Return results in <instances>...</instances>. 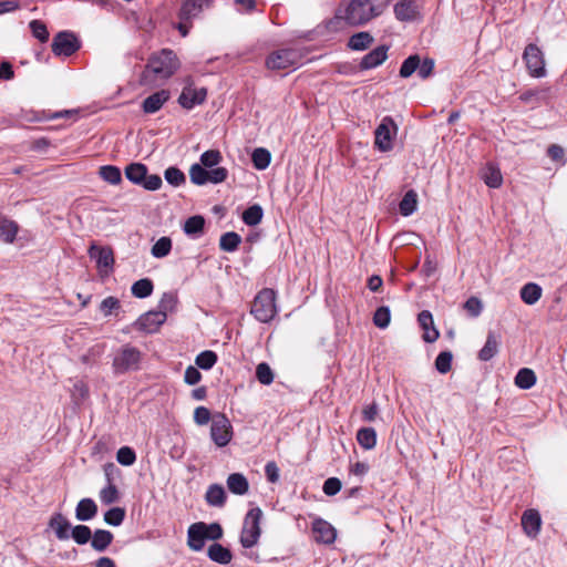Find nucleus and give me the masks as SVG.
Segmentation results:
<instances>
[{"instance_id": "43", "label": "nucleus", "mask_w": 567, "mask_h": 567, "mask_svg": "<svg viewBox=\"0 0 567 567\" xmlns=\"http://www.w3.org/2000/svg\"><path fill=\"white\" fill-rule=\"evenodd\" d=\"M101 177L112 184L117 185L122 181V174L118 167L113 165H105L100 168Z\"/></svg>"}, {"instance_id": "54", "label": "nucleus", "mask_w": 567, "mask_h": 567, "mask_svg": "<svg viewBox=\"0 0 567 567\" xmlns=\"http://www.w3.org/2000/svg\"><path fill=\"white\" fill-rule=\"evenodd\" d=\"M100 499L103 504L110 505L115 503L118 499V491L113 483L107 484L100 492Z\"/></svg>"}, {"instance_id": "13", "label": "nucleus", "mask_w": 567, "mask_h": 567, "mask_svg": "<svg viewBox=\"0 0 567 567\" xmlns=\"http://www.w3.org/2000/svg\"><path fill=\"white\" fill-rule=\"evenodd\" d=\"M213 0H185L179 9L178 18L182 21H193L205 9L210 8Z\"/></svg>"}, {"instance_id": "38", "label": "nucleus", "mask_w": 567, "mask_h": 567, "mask_svg": "<svg viewBox=\"0 0 567 567\" xmlns=\"http://www.w3.org/2000/svg\"><path fill=\"white\" fill-rule=\"evenodd\" d=\"M483 179L485 184L492 188H498L503 183L501 171L492 164L487 165L485 168Z\"/></svg>"}, {"instance_id": "25", "label": "nucleus", "mask_w": 567, "mask_h": 567, "mask_svg": "<svg viewBox=\"0 0 567 567\" xmlns=\"http://www.w3.org/2000/svg\"><path fill=\"white\" fill-rule=\"evenodd\" d=\"M97 506L92 498H82L75 508V517L79 520L86 522L95 517Z\"/></svg>"}, {"instance_id": "46", "label": "nucleus", "mask_w": 567, "mask_h": 567, "mask_svg": "<svg viewBox=\"0 0 567 567\" xmlns=\"http://www.w3.org/2000/svg\"><path fill=\"white\" fill-rule=\"evenodd\" d=\"M195 362L200 369L209 370L217 362V354L210 350L203 351L196 357Z\"/></svg>"}, {"instance_id": "21", "label": "nucleus", "mask_w": 567, "mask_h": 567, "mask_svg": "<svg viewBox=\"0 0 567 567\" xmlns=\"http://www.w3.org/2000/svg\"><path fill=\"white\" fill-rule=\"evenodd\" d=\"M316 540L323 544H332L336 540V529L323 519H317L312 524Z\"/></svg>"}, {"instance_id": "26", "label": "nucleus", "mask_w": 567, "mask_h": 567, "mask_svg": "<svg viewBox=\"0 0 567 567\" xmlns=\"http://www.w3.org/2000/svg\"><path fill=\"white\" fill-rule=\"evenodd\" d=\"M19 226L12 219L0 214V238L7 243L12 244L16 240Z\"/></svg>"}, {"instance_id": "42", "label": "nucleus", "mask_w": 567, "mask_h": 567, "mask_svg": "<svg viewBox=\"0 0 567 567\" xmlns=\"http://www.w3.org/2000/svg\"><path fill=\"white\" fill-rule=\"evenodd\" d=\"M205 219L202 216H192L185 221L184 231L189 236H196L203 231Z\"/></svg>"}, {"instance_id": "41", "label": "nucleus", "mask_w": 567, "mask_h": 567, "mask_svg": "<svg viewBox=\"0 0 567 567\" xmlns=\"http://www.w3.org/2000/svg\"><path fill=\"white\" fill-rule=\"evenodd\" d=\"M264 216L262 208L259 205H252L243 213V220L248 226L258 225Z\"/></svg>"}, {"instance_id": "61", "label": "nucleus", "mask_w": 567, "mask_h": 567, "mask_svg": "<svg viewBox=\"0 0 567 567\" xmlns=\"http://www.w3.org/2000/svg\"><path fill=\"white\" fill-rule=\"evenodd\" d=\"M210 420V411L205 406H197L194 411V421L198 425H205Z\"/></svg>"}, {"instance_id": "31", "label": "nucleus", "mask_w": 567, "mask_h": 567, "mask_svg": "<svg viewBox=\"0 0 567 567\" xmlns=\"http://www.w3.org/2000/svg\"><path fill=\"white\" fill-rule=\"evenodd\" d=\"M146 174L147 167L142 163H132L125 168L126 178L134 184L142 185Z\"/></svg>"}, {"instance_id": "19", "label": "nucleus", "mask_w": 567, "mask_h": 567, "mask_svg": "<svg viewBox=\"0 0 567 567\" xmlns=\"http://www.w3.org/2000/svg\"><path fill=\"white\" fill-rule=\"evenodd\" d=\"M417 321L421 328L424 330L423 340L432 343L437 340L440 333L434 327L433 316L429 310H423L417 316Z\"/></svg>"}, {"instance_id": "1", "label": "nucleus", "mask_w": 567, "mask_h": 567, "mask_svg": "<svg viewBox=\"0 0 567 567\" xmlns=\"http://www.w3.org/2000/svg\"><path fill=\"white\" fill-rule=\"evenodd\" d=\"M389 4L390 0H380L377 3H372L371 0H351L344 8L336 11L334 18L328 22V28L338 30L342 23L350 27L364 25L381 16Z\"/></svg>"}, {"instance_id": "57", "label": "nucleus", "mask_w": 567, "mask_h": 567, "mask_svg": "<svg viewBox=\"0 0 567 567\" xmlns=\"http://www.w3.org/2000/svg\"><path fill=\"white\" fill-rule=\"evenodd\" d=\"M435 62L431 58H425L419 62L417 74L421 79H427L432 75Z\"/></svg>"}, {"instance_id": "33", "label": "nucleus", "mask_w": 567, "mask_h": 567, "mask_svg": "<svg viewBox=\"0 0 567 567\" xmlns=\"http://www.w3.org/2000/svg\"><path fill=\"white\" fill-rule=\"evenodd\" d=\"M113 540V534L105 529H96L92 536L91 546L96 551H104Z\"/></svg>"}, {"instance_id": "59", "label": "nucleus", "mask_w": 567, "mask_h": 567, "mask_svg": "<svg viewBox=\"0 0 567 567\" xmlns=\"http://www.w3.org/2000/svg\"><path fill=\"white\" fill-rule=\"evenodd\" d=\"M464 309L472 316L478 317L483 310L482 301L476 297H471L464 303Z\"/></svg>"}, {"instance_id": "2", "label": "nucleus", "mask_w": 567, "mask_h": 567, "mask_svg": "<svg viewBox=\"0 0 567 567\" xmlns=\"http://www.w3.org/2000/svg\"><path fill=\"white\" fill-rule=\"evenodd\" d=\"M223 156L218 150H209L200 155V163L193 164L189 168L190 182L195 185L207 183L219 184L228 177L225 167H218Z\"/></svg>"}, {"instance_id": "37", "label": "nucleus", "mask_w": 567, "mask_h": 567, "mask_svg": "<svg viewBox=\"0 0 567 567\" xmlns=\"http://www.w3.org/2000/svg\"><path fill=\"white\" fill-rule=\"evenodd\" d=\"M154 289L153 282L148 278H143L135 281L132 285L131 291L132 295L136 298H146L152 295Z\"/></svg>"}, {"instance_id": "23", "label": "nucleus", "mask_w": 567, "mask_h": 567, "mask_svg": "<svg viewBox=\"0 0 567 567\" xmlns=\"http://www.w3.org/2000/svg\"><path fill=\"white\" fill-rule=\"evenodd\" d=\"M169 99V92L166 90H161L147 96L143 101V111L145 113L152 114L161 110L164 103Z\"/></svg>"}, {"instance_id": "39", "label": "nucleus", "mask_w": 567, "mask_h": 567, "mask_svg": "<svg viewBox=\"0 0 567 567\" xmlns=\"http://www.w3.org/2000/svg\"><path fill=\"white\" fill-rule=\"evenodd\" d=\"M241 243V237L235 231H228L221 235L219 240V247L224 251H235L239 244Z\"/></svg>"}, {"instance_id": "29", "label": "nucleus", "mask_w": 567, "mask_h": 567, "mask_svg": "<svg viewBox=\"0 0 567 567\" xmlns=\"http://www.w3.org/2000/svg\"><path fill=\"white\" fill-rule=\"evenodd\" d=\"M228 489L236 495H245L248 492L249 483L240 473H233L227 477Z\"/></svg>"}, {"instance_id": "24", "label": "nucleus", "mask_w": 567, "mask_h": 567, "mask_svg": "<svg viewBox=\"0 0 567 567\" xmlns=\"http://www.w3.org/2000/svg\"><path fill=\"white\" fill-rule=\"evenodd\" d=\"M49 526L54 530L58 539H69L71 524L62 514H54L49 520Z\"/></svg>"}, {"instance_id": "45", "label": "nucleus", "mask_w": 567, "mask_h": 567, "mask_svg": "<svg viewBox=\"0 0 567 567\" xmlns=\"http://www.w3.org/2000/svg\"><path fill=\"white\" fill-rule=\"evenodd\" d=\"M419 62L420 56L417 54L406 58L400 68V76L404 79L411 76L415 71H417Z\"/></svg>"}, {"instance_id": "58", "label": "nucleus", "mask_w": 567, "mask_h": 567, "mask_svg": "<svg viewBox=\"0 0 567 567\" xmlns=\"http://www.w3.org/2000/svg\"><path fill=\"white\" fill-rule=\"evenodd\" d=\"M203 526L208 540H218L223 537V528L218 523L206 524L203 522Z\"/></svg>"}, {"instance_id": "27", "label": "nucleus", "mask_w": 567, "mask_h": 567, "mask_svg": "<svg viewBox=\"0 0 567 567\" xmlns=\"http://www.w3.org/2000/svg\"><path fill=\"white\" fill-rule=\"evenodd\" d=\"M207 555L210 560L227 565L231 561V551L218 543H214L208 547Z\"/></svg>"}, {"instance_id": "6", "label": "nucleus", "mask_w": 567, "mask_h": 567, "mask_svg": "<svg viewBox=\"0 0 567 567\" xmlns=\"http://www.w3.org/2000/svg\"><path fill=\"white\" fill-rule=\"evenodd\" d=\"M261 518L262 511L259 507H254L247 512L240 533V544L244 548H251L257 545L261 535Z\"/></svg>"}, {"instance_id": "5", "label": "nucleus", "mask_w": 567, "mask_h": 567, "mask_svg": "<svg viewBox=\"0 0 567 567\" xmlns=\"http://www.w3.org/2000/svg\"><path fill=\"white\" fill-rule=\"evenodd\" d=\"M276 292L274 289L265 288L255 297L250 313L260 322L267 323L277 315Z\"/></svg>"}, {"instance_id": "47", "label": "nucleus", "mask_w": 567, "mask_h": 567, "mask_svg": "<svg viewBox=\"0 0 567 567\" xmlns=\"http://www.w3.org/2000/svg\"><path fill=\"white\" fill-rule=\"evenodd\" d=\"M257 380L265 385H269L274 381V372L268 363L261 362L256 368Z\"/></svg>"}, {"instance_id": "36", "label": "nucleus", "mask_w": 567, "mask_h": 567, "mask_svg": "<svg viewBox=\"0 0 567 567\" xmlns=\"http://www.w3.org/2000/svg\"><path fill=\"white\" fill-rule=\"evenodd\" d=\"M417 194L414 190H408L400 202L399 208L402 216H410L416 210Z\"/></svg>"}, {"instance_id": "56", "label": "nucleus", "mask_w": 567, "mask_h": 567, "mask_svg": "<svg viewBox=\"0 0 567 567\" xmlns=\"http://www.w3.org/2000/svg\"><path fill=\"white\" fill-rule=\"evenodd\" d=\"M342 487L341 481L337 477H329L324 481L322 491L328 496H333L340 492Z\"/></svg>"}, {"instance_id": "49", "label": "nucleus", "mask_w": 567, "mask_h": 567, "mask_svg": "<svg viewBox=\"0 0 567 567\" xmlns=\"http://www.w3.org/2000/svg\"><path fill=\"white\" fill-rule=\"evenodd\" d=\"M452 360L453 355L450 351L441 352L435 359L436 370L442 374L447 373L451 370Z\"/></svg>"}, {"instance_id": "48", "label": "nucleus", "mask_w": 567, "mask_h": 567, "mask_svg": "<svg viewBox=\"0 0 567 567\" xmlns=\"http://www.w3.org/2000/svg\"><path fill=\"white\" fill-rule=\"evenodd\" d=\"M391 313L390 309L385 306L380 307L375 310L373 316V323L380 328L385 329L390 324Z\"/></svg>"}, {"instance_id": "17", "label": "nucleus", "mask_w": 567, "mask_h": 567, "mask_svg": "<svg viewBox=\"0 0 567 567\" xmlns=\"http://www.w3.org/2000/svg\"><path fill=\"white\" fill-rule=\"evenodd\" d=\"M87 252L90 258L96 261L97 268H111L114 264L113 250L110 247L92 244Z\"/></svg>"}, {"instance_id": "20", "label": "nucleus", "mask_w": 567, "mask_h": 567, "mask_svg": "<svg viewBox=\"0 0 567 567\" xmlns=\"http://www.w3.org/2000/svg\"><path fill=\"white\" fill-rule=\"evenodd\" d=\"M388 50L389 48L386 45H380L373 49L362 58L360 62V68L362 70H370L379 66L386 60Z\"/></svg>"}, {"instance_id": "50", "label": "nucleus", "mask_w": 567, "mask_h": 567, "mask_svg": "<svg viewBox=\"0 0 567 567\" xmlns=\"http://www.w3.org/2000/svg\"><path fill=\"white\" fill-rule=\"evenodd\" d=\"M125 517V511L121 507H113L104 514V520L112 526H120Z\"/></svg>"}, {"instance_id": "10", "label": "nucleus", "mask_w": 567, "mask_h": 567, "mask_svg": "<svg viewBox=\"0 0 567 567\" xmlns=\"http://www.w3.org/2000/svg\"><path fill=\"white\" fill-rule=\"evenodd\" d=\"M81 47L79 39L70 31L56 33L52 40V52L58 56H70Z\"/></svg>"}, {"instance_id": "34", "label": "nucleus", "mask_w": 567, "mask_h": 567, "mask_svg": "<svg viewBox=\"0 0 567 567\" xmlns=\"http://www.w3.org/2000/svg\"><path fill=\"white\" fill-rule=\"evenodd\" d=\"M542 297V288L537 284L529 282L522 287L520 298L527 305H535Z\"/></svg>"}, {"instance_id": "40", "label": "nucleus", "mask_w": 567, "mask_h": 567, "mask_svg": "<svg viewBox=\"0 0 567 567\" xmlns=\"http://www.w3.org/2000/svg\"><path fill=\"white\" fill-rule=\"evenodd\" d=\"M251 161L255 168L262 171L269 166L271 161V154L268 150L259 147L252 152Z\"/></svg>"}, {"instance_id": "35", "label": "nucleus", "mask_w": 567, "mask_h": 567, "mask_svg": "<svg viewBox=\"0 0 567 567\" xmlns=\"http://www.w3.org/2000/svg\"><path fill=\"white\" fill-rule=\"evenodd\" d=\"M536 383V374L532 369L522 368L516 377L515 384L523 390H528L533 388Z\"/></svg>"}, {"instance_id": "4", "label": "nucleus", "mask_w": 567, "mask_h": 567, "mask_svg": "<svg viewBox=\"0 0 567 567\" xmlns=\"http://www.w3.org/2000/svg\"><path fill=\"white\" fill-rule=\"evenodd\" d=\"M143 361L142 351L126 343L120 347L113 354L112 369L115 374H124L141 369Z\"/></svg>"}, {"instance_id": "32", "label": "nucleus", "mask_w": 567, "mask_h": 567, "mask_svg": "<svg viewBox=\"0 0 567 567\" xmlns=\"http://www.w3.org/2000/svg\"><path fill=\"white\" fill-rule=\"evenodd\" d=\"M373 42V37L367 32H358L353 34L348 42V47L353 51H362L368 49Z\"/></svg>"}, {"instance_id": "55", "label": "nucleus", "mask_w": 567, "mask_h": 567, "mask_svg": "<svg viewBox=\"0 0 567 567\" xmlns=\"http://www.w3.org/2000/svg\"><path fill=\"white\" fill-rule=\"evenodd\" d=\"M31 32L34 38H37L41 42H47L49 40V31L47 25L40 20H32L29 24Z\"/></svg>"}, {"instance_id": "64", "label": "nucleus", "mask_w": 567, "mask_h": 567, "mask_svg": "<svg viewBox=\"0 0 567 567\" xmlns=\"http://www.w3.org/2000/svg\"><path fill=\"white\" fill-rule=\"evenodd\" d=\"M142 185L145 189L157 190L162 186V178L158 175H146Z\"/></svg>"}, {"instance_id": "18", "label": "nucleus", "mask_w": 567, "mask_h": 567, "mask_svg": "<svg viewBox=\"0 0 567 567\" xmlns=\"http://www.w3.org/2000/svg\"><path fill=\"white\" fill-rule=\"evenodd\" d=\"M542 518L536 509H527L522 516V527L528 537L535 538L540 530Z\"/></svg>"}, {"instance_id": "14", "label": "nucleus", "mask_w": 567, "mask_h": 567, "mask_svg": "<svg viewBox=\"0 0 567 567\" xmlns=\"http://www.w3.org/2000/svg\"><path fill=\"white\" fill-rule=\"evenodd\" d=\"M207 91L205 87H194L192 84L186 85L179 97L178 103L184 109H193L195 105L202 104L206 100Z\"/></svg>"}, {"instance_id": "51", "label": "nucleus", "mask_w": 567, "mask_h": 567, "mask_svg": "<svg viewBox=\"0 0 567 567\" xmlns=\"http://www.w3.org/2000/svg\"><path fill=\"white\" fill-rule=\"evenodd\" d=\"M116 461L124 466H131L136 461V454L133 449L128 446H123L118 449L116 453Z\"/></svg>"}, {"instance_id": "11", "label": "nucleus", "mask_w": 567, "mask_h": 567, "mask_svg": "<svg viewBox=\"0 0 567 567\" xmlns=\"http://www.w3.org/2000/svg\"><path fill=\"white\" fill-rule=\"evenodd\" d=\"M523 58L532 76L543 78L546 75L544 54L536 44H528Z\"/></svg>"}, {"instance_id": "9", "label": "nucleus", "mask_w": 567, "mask_h": 567, "mask_svg": "<svg viewBox=\"0 0 567 567\" xmlns=\"http://www.w3.org/2000/svg\"><path fill=\"white\" fill-rule=\"evenodd\" d=\"M210 437L218 447H224L230 442L233 426L225 414L217 413L212 417Z\"/></svg>"}, {"instance_id": "62", "label": "nucleus", "mask_w": 567, "mask_h": 567, "mask_svg": "<svg viewBox=\"0 0 567 567\" xmlns=\"http://www.w3.org/2000/svg\"><path fill=\"white\" fill-rule=\"evenodd\" d=\"M265 474L270 483H277L279 481V467L274 461H270L266 464Z\"/></svg>"}, {"instance_id": "7", "label": "nucleus", "mask_w": 567, "mask_h": 567, "mask_svg": "<svg viewBox=\"0 0 567 567\" xmlns=\"http://www.w3.org/2000/svg\"><path fill=\"white\" fill-rule=\"evenodd\" d=\"M303 54L298 49H281L271 52L266 59V66L269 70H286L298 68L302 63Z\"/></svg>"}, {"instance_id": "30", "label": "nucleus", "mask_w": 567, "mask_h": 567, "mask_svg": "<svg viewBox=\"0 0 567 567\" xmlns=\"http://www.w3.org/2000/svg\"><path fill=\"white\" fill-rule=\"evenodd\" d=\"M357 441L364 450H372L377 445V432L373 427H361L357 432Z\"/></svg>"}, {"instance_id": "8", "label": "nucleus", "mask_w": 567, "mask_h": 567, "mask_svg": "<svg viewBox=\"0 0 567 567\" xmlns=\"http://www.w3.org/2000/svg\"><path fill=\"white\" fill-rule=\"evenodd\" d=\"M398 126L392 117L384 116L374 132V145L380 152H389L393 148V138L396 136Z\"/></svg>"}, {"instance_id": "52", "label": "nucleus", "mask_w": 567, "mask_h": 567, "mask_svg": "<svg viewBox=\"0 0 567 567\" xmlns=\"http://www.w3.org/2000/svg\"><path fill=\"white\" fill-rule=\"evenodd\" d=\"M164 177L166 182L173 186H179L185 183V175L184 173L177 168V167H168L165 173Z\"/></svg>"}, {"instance_id": "53", "label": "nucleus", "mask_w": 567, "mask_h": 567, "mask_svg": "<svg viewBox=\"0 0 567 567\" xmlns=\"http://www.w3.org/2000/svg\"><path fill=\"white\" fill-rule=\"evenodd\" d=\"M72 537L76 544L84 545L91 539L92 533L90 527L85 525H76L72 529Z\"/></svg>"}, {"instance_id": "15", "label": "nucleus", "mask_w": 567, "mask_h": 567, "mask_svg": "<svg viewBox=\"0 0 567 567\" xmlns=\"http://www.w3.org/2000/svg\"><path fill=\"white\" fill-rule=\"evenodd\" d=\"M394 16L399 21L409 22L420 14V7L415 0H400L394 4Z\"/></svg>"}, {"instance_id": "16", "label": "nucleus", "mask_w": 567, "mask_h": 567, "mask_svg": "<svg viewBox=\"0 0 567 567\" xmlns=\"http://www.w3.org/2000/svg\"><path fill=\"white\" fill-rule=\"evenodd\" d=\"M206 540H208V537L204 532L203 522L194 523L188 527L187 545L192 550H202Z\"/></svg>"}, {"instance_id": "3", "label": "nucleus", "mask_w": 567, "mask_h": 567, "mask_svg": "<svg viewBox=\"0 0 567 567\" xmlns=\"http://www.w3.org/2000/svg\"><path fill=\"white\" fill-rule=\"evenodd\" d=\"M178 68L179 61L176 54L169 49H163L148 59L146 68L142 73V82L148 84L157 79L166 80L171 78Z\"/></svg>"}, {"instance_id": "44", "label": "nucleus", "mask_w": 567, "mask_h": 567, "mask_svg": "<svg viewBox=\"0 0 567 567\" xmlns=\"http://www.w3.org/2000/svg\"><path fill=\"white\" fill-rule=\"evenodd\" d=\"M172 249V240L168 237H161L152 247V255L155 258L166 257Z\"/></svg>"}, {"instance_id": "28", "label": "nucleus", "mask_w": 567, "mask_h": 567, "mask_svg": "<svg viewBox=\"0 0 567 567\" xmlns=\"http://www.w3.org/2000/svg\"><path fill=\"white\" fill-rule=\"evenodd\" d=\"M205 499L208 505L215 507L224 506L226 502V493L221 485L212 484L208 486L207 492L205 494Z\"/></svg>"}, {"instance_id": "22", "label": "nucleus", "mask_w": 567, "mask_h": 567, "mask_svg": "<svg viewBox=\"0 0 567 567\" xmlns=\"http://www.w3.org/2000/svg\"><path fill=\"white\" fill-rule=\"evenodd\" d=\"M501 336L495 331H488L486 342L478 352V359L481 361H489L494 358L499 349Z\"/></svg>"}, {"instance_id": "60", "label": "nucleus", "mask_w": 567, "mask_h": 567, "mask_svg": "<svg viewBox=\"0 0 567 567\" xmlns=\"http://www.w3.org/2000/svg\"><path fill=\"white\" fill-rule=\"evenodd\" d=\"M120 308V301L115 297H107L103 299L100 305V310L104 316H110L115 309Z\"/></svg>"}, {"instance_id": "63", "label": "nucleus", "mask_w": 567, "mask_h": 567, "mask_svg": "<svg viewBox=\"0 0 567 567\" xmlns=\"http://www.w3.org/2000/svg\"><path fill=\"white\" fill-rule=\"evenodd\" d=\"M200 378H202V374L195 367L189 365L185 370L184 380L187 384H189V385L197 384L200 381Z\"/></svg>"}, {"instance_id": "12", "label": "nucleus", "mask_w": 567, "mask_h": 567, "mask_svg": "<svg viewBox=\"0 0 567 567\" xmlns=\"http://www.w3.org/2000/svg\"><path fill=\"white\" fill-rule=\"evenodd\" d=\"M167 315L164 311H148L142 315L134 323V327L146 333H154L166 321Z\"/></svg>"}]
</instances>
